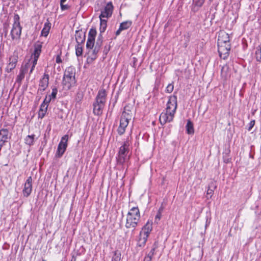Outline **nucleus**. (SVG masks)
Segmentation results:
<instances>
[{
    "instance_id": "obj_28",
    "label": "nucleus",
    "mask_w": 261,
    "mask_h": 261,
    "mask_svg": "<svg viewBox=\"0 0 261 261\" xmlns=\"http://www.w3.org/2000/svg\"><path fill=\"white\" fill-rule=\"evenodd\" d=\"M186 130L188 134H193L194 133L193 124L190 120H188L187 122Z\"/></svg>"
},
{
    "instance_id": "obj_37",
    "label": "nucleus",
    "mask_w": 261,
    "mask_h": 261,
    "mask_svg": "<svg viewBox=\"0 0 261 261\" xmlns=\"http://www.w3.org/2000/svg\"><path fill=\"white\" fill-rule=\"evenodd\" d=\"M61 9L62 11L67 10L69 9L70 6L68 5H64V4H60Z\"/></svg>"
},
{
    "instance_id": "obj_30",
    "label": "nucleus",
    "mask_w": 261,
    "mask_h": 261,
    "mask_svg": "<svg viewBox=\"0 0 261 261\" xmlns=\"http://www.w3.org/2000/svg\"><path fill=\"white\" fill-rule=\"evenodd\" d=\"M83 53V47L81 44H77L75 46V54L77 57L81 56Z\"/></svg>"
},
{
    "instance_id": "obj_14",
    "label": "nucleus",
    "mask_w": 261,
    "mask_h": 261,
    "mask_svg": "<svg viewBox=\"0 0 261 261\" xmlns=\"http://www.w3.org/2000/svg\"><path fill=\"white\" fill-rule=\"evenodd\" d=\"M32 178L31 176H30L27 179L24 188L22 190V193L24 197H28L31 193L32 191Z\"/></svg>"
},
{
    "instance_id": "obj_26",
    "label": "nucleus",
    "mask_w": 261,
    "mask_h": 261,
    "mask_svg": "<svg viewBox=\"0 0 261 261\" xmlns=\"http://www.w3.org/2000/svg\"><path fill=\"white\" fill-rule=\"evenodd\" d=\"M35 140V135L32 134L31 135H28L24 138V143L27 145L30 146L33 145Z\"/></svg>"
},
{
    "instance_id": "obj_22",
    "label": "nucleus",
    "mask_w": 261,
    "mask_h": 261,
    "mask_svg": "<svg viewBox=\"0 0 261 261\" xmlns=\"http://www.w3.org/2000/svg\"><path fill=\"white\" fill-rule=\"evenodd\" d=\"M27 72V68H24L22 66L20 68L19 74L17 76L16 82L21 84L22 80L24 78L25 74Z\"/></svg>"
},
{
    "instance_id": "obj_10",
    "label": "nucleus",
    "mask_w": 261,
    "mask_h": 261,
    "mask_svg": "<svg viewBox=\"0 0 261 261\" xmlns=\"http://www.w3.org/2000/svg\"><path fill=\"white\" fill-rule=\"evenodd\" d=\"M68 136L64 135L61 138V140L58 145L57 154L59 157H61L65 152L67 147L68 140Z\"/></svg>"
},
{
    "instance_id": "obj_33",
    "label": "nucleus",
    "mask_w": 261,
    "mask_h": 261,
    "mask_svg": "<svg viewBox=\"0 0 261 261\" xmlns=\"http://www.w3.org/2000/svg\"><path fill=\"white\" fill-rule=\"evenodd\" d=\"M255 58L257 61L260 62H261V50L257 49L255 51Z\"/></svg>"
},
{
    "instance_id": "obj_42",
    "label": "nucleus",
    "mask_w": 261,
    "mask_h": 261,
    "mask_svg": "<svg viewBox=\"0 0 261 261\" xmlns=\"http://www.w3.org/2000/svg\"><path fill=\"white\" fill-rule=\"evenodd\" d=\"M56 62L57 63H60L62 62V60H61V58L60 57V56L59 55H58L56 57Z\"/></svg>"
},
{
    "instance_id": "obj_43",
    "label": "nucleus",
    "mask_w": 261,
    "mask_h": 261,
    "mask_svg": "<svg viewBox=\"0 0 261 261\" xmlns=\"http://www.w3.org/2000/svg\"><path fill=\"white\" fill-rule=\"evenodd\" d=\"M152 257L149 255H147L145 257L144 261H151Z\"/></svg>"
},
{
    "instance_id": "obj_31",
    "label": "nucleus",
    "mask_w": 261,
    "mask_h": 261,
    "mask_svg": "<svg viewBox=\"0 0 261 261\" xmlns=\"http://www.w3.org/2000/svg\"><path fill=\"white\" fill-rule=\"evenodd\" d=\"M102 44V36L101 34H100L97 39L96 44L95 47H97V49H100Z\"/></svg>"
},
{
    "instance_id": "obj_44",
    "label": "nucleus",
    "mask_w": 261,
    "mask_h": 261,
    "mask_svg": "<svg viewBox=\"0 0 261 261\" xmlns=\"http://www.w3.org/2000/svg\"><path fill=\"white\" fill-rule=\"evenodd\" d=\"M67 0H60V4H64Z\"/></svg>"
},
{
    "instance_id": "obj_25",
    "label": "nucleus",
    "mask_w": 261,
    "mask_h": 261,
    "mask_svg": "<svg viewBox=\"0 0 261 261\" xmlns=\"http://www.w3.org/2000/svg\"><path fill=\"white\" fill-rule=\"evenodd\" d=\"M48 106L45 103H42L40 106V109L38 112V117L40 118H43L47 111Z\"/></svg>"
},
{
    "instance_id": "obj_40",
    "label": "nucleus",
    "mask_w": 261,
    "mask_h": 261,
    "mask_svg": "<svg viewBox=\"0 0 261 261\" xmlns=\"http://www.w3.org/2000/svg\"><path fill=\"white\" fill-rule=\"evenodd\" d=\"M205 0H198L196 2V5L198 6H201L204 3Z\"/></svg>"
},
{
    "instance_id": "obj_2",
    "label": "nucleus",
    "mask_w": 261,
    "mask_h": 261,
    "mask_svg": "<svg viewBox=\"0 0 261 261\" xmlns=\"http://www.w3.org/2000/svg\"><path fill=\"white\" fill-rule=\"evenodd\" d=\"M218 49L220 57L225 60L227 58L231 48L228 34L224 31L219 32L218 38Z\"/></svg>"
},
{
    "instance_id": "obj_39",
    "label": "nucleus",
    "mask_w": 261,
    "mask_h": 261,
    "mask_svg": "<svg viewBox=\"0 0 261 261\" xmlns=\"http://www.w3.org/2000/svg\"><path fill=\"white\" fill-rule=\"evenodd\" d=\"M254 124H255V121L254 120L251 121L249 123V127L248 128V130L249 131H250L252 129V127L254 126Z\"/></svg>"
},
{
    "instance_id": "obj_34",
    "label": "nucleus",
    "mask_w": 261,
    "mask_h": 261,
    "mask_svg": "<svg viewBox=\"0 0 261 261\" xmlns=\"http://www.w3.org/2000/svg\"><path fill=\"white\" fill-rule=\"evenodd\" d=\"M174 89V86L172 84H169L166 87V91L167 93H171Z\"/></svg>"
},
{
    "instance_id": "obj_1",
    "label": "nucleus",
    "mask_w": 261,
    "mask_h": 261,
    "mask_svg": "<svg viewBox=\"0 0 261 261\" xmlns=\"http://www.w3.org/2000/svg\"><path fill=\"white\" fill-rule=\"evenodd\" d=\"M177 108V96H170L167 103L165 112H162L160 116V121L163 125L173 120Z\"/></svg>"
},
{
    "instance_id": "obj_27",
    "label": "nucleus",
    "mask_w": 261,
    "mask_h": 261,
    "mask_svg": "<svg viewBox=\"0 0 261 261\" xmlns=\"http://www.w3.org/2000/svg\"><path fill=\"white\" fill-rule=\"evenodd\" d=\"M216 186L214 185L213 182H212L208 187V189L206 192L207 198H211L214 192V189L216 188Z\"/></svg>"
},
{
    "instance_id": "obj_20",
    "label": "nucleus",
    "mask_w": 261,
    "mask_h": 261,
    "mask_svg": "<svg viewBox=\"0 0 261 261\" xmlns=\"http://www.w3.org/2000/svg\"><path fill=\"white\" fill-rule=\"evenodd\" d=\"M75 37L77 44H82L85 40V34L82 31H76Z\"/></svg>"
},
{
    "instance_id": "obj_24",
    "label": "nucleus",
    "mask_w": 261,
    "mask_h": 261,
    "mask_svg": "<svg viewBox=\"0 0 261 261\" xmlns=\"http://www.w3.org/2000/svg\"><path fill=\"white\" fill-rule=\"evenodd\" d=\"M51 28V23L49 22H46L44 25V27L41 31V35L44 37H47L49 34Z\"/></svg>"
},
{
    "instance_id": "obj_13",
    "label": "nucleus",
    "mask_w": 261,
    "mask_h": 261,
    "mask_svg": "<svg viewBox=\"0 0 261 261\" xmlns=\"http://www.w3.org/2000/svg\"><path fill=\"white\" fill-rule=\"evenodd\" d=\"M113 9L112 4L110 2L108 3L104 9L101 11V14L99 15L100 19H106L111 16Z\"/></svg>"
},
{
    "instance_id": "obj_29",
    "label": "nucleus",
    "mask_w": 261,
    "mask_h": 261,
    "mask_svg": "<svg viewBox=\"0 0 261 261\" xmlns=\"http://www.w3.org/2000/svg\"><path fill=\"white\" fill-rule=\"evenodd\" d=\"M100 23L99 30H100V34H101L102 33H103L106 30V28L107 27V19H100Z\"/></svg>"
},
{
    "instance_id": "obj_38",
    "label": "nucleus",
    "mask_w": 261,
    "mask_h": 261,
    "mask_svg": "<svg viewBox=\"0 0 261 261\" xmlns=\"http://www.w3.org/2000/svg\"><path fill=\"white\" fill-rule=\"evenodd\" d=\"M161 212L160 211H159L155 218V222L158 223V221H160L161 219Z\"/></svg>"
},
{
    "instance_id": "obj_15",
    "label": "nucleus",
    "mask_w": 261,
    "mask_h": 261,
    "mask_svg": "<svg viewBox=\"0 0 261 261\" xmlns=\"http://www.w3.org/2000/svg\"><path fill=\"white\" fill-rule=\"evenodd\" d=\"M18 61V56L16 55L11 56L9 58V63L6 68V71L8 73L10 72L13 69H14Z\"/></svg>"
},
{
    "instance_id": "obj_21",
    "label": "nucleus",
    "mask_w": 261,
    "mask_h": 261,
    "mask_svg": "<svg viewBox=\"0 0 261 261\" xmlns=\"http://www.w3.org/2000/svg\"><path fill=\"white\" fill-rule=\"evenodd\" d=\"M75 69L72 67H68L64 72L63 78L75 77Z\"/></svg>"
},
{
    "instance_id": "obj_11",
    "label": "nucleus",
    "mask_w": 261,
    "mask_h": 261,
    "mask_svg": "<svg viewBox=\"0 0 261 261\" xmlns=\"http://www.w3.org/2000/svg\"><path fill=\"white\" fill-rule=\"evenodd\" d=\"M49 78V76L48 74L44 73L43 77L40 79L39 81L38 93L42 94V92L48 87Z\"/></svg>"
},
{
    "instance_id": "obj_41",
    "label": "nucleus",
    "mask_w": 261,
    "mask_h": 261,
    "mask_svg": "<svg viewBox=\"0 0 261 261\" xmlns=\"http://www.w3.org/2000/svg\"><path fill=\"white\" fill-rule=\"evenodd\" d=\"M154 251H155V248H152L151 250V251H150V252L148 253V255H149L152 257L154 254Z\"/></svg>"
},
{
    "instance_id": "obj_46",
    "label": "nucleus",
    "mask_w": 261,
    "mask_h": 261,
    "mask_svg": "<svg viewBox=\"0 0 261 261\" xmlns=\"http://www.w3.org/2000/svg\"><path fill=\"white\" fill-rule=\"evenodd\" d=\"M86 1H88V0H86Z\"/></svg>"
},
{
    "instance_id": "obj_4",
    "label": "nucleus",
    "mask_w": 261,
    "mask_h": 261,
    "mask_svg": "<svg viewBox=\"0 0 261 261\" xmlns=\"http://www.w3.org/2000/svg\"><path fill=\"white\" fill-rule=\"evenodd\" d=\"M107 95L105 89H102L99 90L95 101L93 104V111L94 115L99 116L102 114L107 100Z\"/></svg>"
},
{
    "instance_id": "obj_45",
    "label": "nucleus",
    "mask_w": 261,
    "mask_h": 261,
    "mask_svg": "<svg viewBox=\"0 0 261 261\" xmlns=\"http://www.w3.org/2000/svg\"><path fill=\"white\" fill-rule=\"evenodd\" d=\"M210 1H212L213 0H210Z\"/></svg>"
},
{
    "instance_id": "obj_3",
    "label": "nucleus",
    "mask_w": 261,
    "mask_h": 261,
    "mask_svg": "<svg viewBox=\"0 0 261 261\" xmlns=\"http://www.w3.org/2000/svg\"><path fill=\"white\" fill-rule=\"evenodd\" d=\"M134 109V105L131 103H128L124 107L120 118V124L117 129L119 135H121L125 133L129 121L132 119L133 117Z\"/></svg>"
},
{
    "instance_id": "obj_8",
    "label": "nucleus",
    "mask_w": 261,
    "mask_h": 261,
    "mask_svg": "<svg viewBox=\"0 0 261 261\" xmlns=\"http://www.w3.org/2000/svg\"><path fill=\"white\" fill-rule=\"evenodd\" d=\"M22 27L20 23V17L18 14H15L13 17V23L11 31V35L13 40L19 39L21 34Z\"/></svg>"
},
{
    "instance_id": "obj_7",
    "label": "nucleus",
    "mask_w": 261,
    "mask_h": 261,
    "mask_svg": "<svg viewBox=\"0 0 261 261\" xmlns=\"http://www.w3.org/2000/svg\"><path fill=\"white\" fill-rule=\"evenodd\" d=\"M152 229V223L147 221L143 227L140 232L139 238L138 240L137 245L139 247H144L146 243L147 238Z\"/></svg>"
},
{
    "instance_id": "obj_6",
    "label": "nucleus",
    "mask_w": 261,
    "mask_h": 261,
    "mask_svg": "<svg viewBox=\"0 0 261 261\" xmlns=\"http://www.w3.org/2000/svg\"><path fill=\"white\" fill-rule=\"evenodd\" d=\"M42 45L40 43L38 42L35 44L34 50L32 54L31 59L29 61L24 65V68H27V71L28 72V69L30 68L29 74H31L37 63L38 59L40 55L41 51Z\"/></svg>"
},
{
    "instance_id": "obj_36",
    "label": "nucleus",
    "mask_w": 261,
    "mask_h": 261,
    "mask_svg": "<svg viewBox=\"0 0 261 261\" xmlns=\"http://www.w3.org/2000/svg\"><path fill=\"white\" fill-rule=\"evenodd\" d=\"M51 96H46L42 103H45L48 106V104L50 102L51 100Z\"/></svg>"
},
{
    "instance_id": "obj_35",
    "label": "nucleus",
    "mask_w": 261,
    "mask_h": 261,
    "mask_svg": "<svg viewBox=\"0 0 261 261\" xmlns=\"http://www.w3.org/2000/svg\"><path fill=\"white\" fill-rule=\"evenodd\" d=\"M58 90L56 88H54L52 90V92L50 95L49 96H51V98L53 99H55L56 98V95L57 94Z\"/></svg>"
},
{
    "instance_id": "obj_9",
    "label": "nucleus",
    "mask_w": 261,
    "mask_h": 261,
    "mask_svg": "<svg viewBox=\"0 0 261 261\" xmlns=\"http://www.w3.org/2000/svg\"><path fill=\"white\" fill-rule=\"evenodd\" d=\"M129 146V142L127 141L124 142L123 145L120 147L118 156L117 158L118 164H123L127 160V154L128 153Z\"/></svg>"
},
{
    "instance_id": "obj_17",
    "label": "nucleus",
    "mask_w": 261,
    "mask_h": 261,
    "mask_svg": "<svg viewBox=\"0 0 261 261\" xmlns=\"http://www.w3.org/2000/svg\"><path fill=\"white\" fill-rule=\"evenodd\" d=\"M231 71L229 66L225 64L222 67L221 76L224 80H226L230 76Z\"/></svg>"
},
{
    "instance_id": "obj_18",
    "label": "nucleus",
    "mask_w": 261,
    "mask_h": 261,
    "mask_svg": "<svg viewBox=\"0 0 261 261\" xmlns=\"http://www.w3.org/2000/svg\"><path fill=\"white\" fill-rule=\"evenodd\" d=\"M132 25V22L126 21L120 23L119 29L116 32V35L118 36L121 31L128 29Z\"/></svg>"
},
{
    "instance_id": "obj_16",
    "label": "nucleus",
    "mask_w": 261,
    "mask_h": 261,
    "mask_svg": "<svg viewBox=\"0 0 261 261\" xmlns=\"http://www.w3.org/2000/svg\"><path fill=\"white\" fill-rule=\"evenodd\" d=\"M75 84V77L63 78L62 84L63 88L65 90H69Z\"/></svg>"
},
{
    "instance_id": "obj_12",
    "label": "nucleus",
    "mask_w": 261,
    "mask_h": 261,
    "mask_svg": "<svg viewBox=\"0 0 261 261\" xmlns=\"http://www.w3.org/2000/svg\"><path fill=\"white\" fill-rule=\"evenodd\" d=\"M96 31L95 29H91L88 33V37L86 43V47L89 50L92 49L94 45L95 37L96 35Z\"/></svg>"
},
{
    "instance_id": "obj_5",
    "label": "nucleus",
    "mask_w": 261,
    "mask_h": 261,
    "mask_svg": "<svg viewBox=\"0 0 261 261\" xmlns=\"http://www.w3.org/2000/svg\"><path fill=\"white\" fill-rule=\"evenodd\" d=\"M140 219V211L138 207H133L126 215L125 227L127 228L135 229Z\"/></svg>"
},
{
    "instance_id": "obj_23",
    "label": "nucleus",
    "mask_w": 261,
    "mask_h": 261,
    "mask_svg": "<svg viewBox=\"0 0 261 261\" xmlns=\"http://www.w3.org/2000/svg\"><path fill=\"white\" fill-rule=\"evenodd\" d=\"M100 50V49H97V47H94V48L93 49H90L88 50V59H91V60H95L97 57V54Z\"/></svg>"
},
{
    "instance_id": "obj_32",
    "label": "nucleus",
    "mask_w": 261,
    "mask_h": 261,
    "mask_svg": "<svg viewBox=\"0 0 261 261\" xmlns=\"http://www.w3.org/2000/svg\"><path fill=\"white\" fill-rule=\"evenodd\" d=\"M121 259V253L118 251H115L114 252L112 261H120Z\"/></svg>"
},
{
    "instance_id": "obj_19",
    "label": "nucleus",
    "mask_w": 261,
    "mask_h": 261,
    "mask_svg": "<svg viewBox=\"0 0 261 261\" xmlns=\"http://www.w3.org/2000/svg\"><path fill=\"white\" fill-rule=\"evenodd\" d=\"M9 137V131L7 129H2L0 130V144L4 145L6 142Z\"/></svg>"
}]
</instances>
